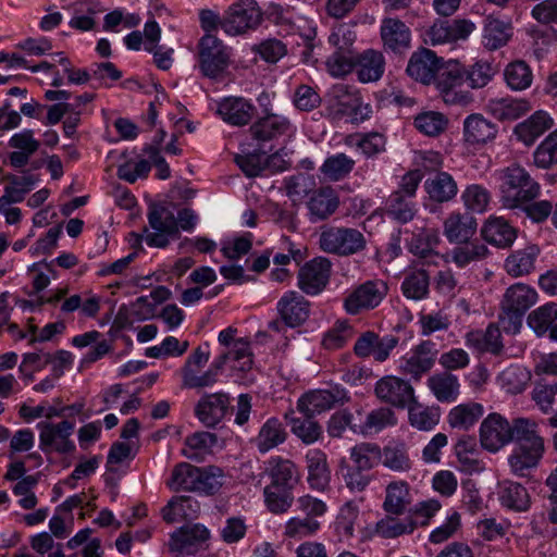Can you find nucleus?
I'll return each instance as SVG.
<instances>
[{
  "label": "nucleus",
  "mask_w": 557,
  "mask_h": 557,
  "mask_svg": "<svg viewBox=\"0 0 557 557\" xmlns=\"http://www.w3.org/2000/svg\"><path fill=\"white\" fill-rule=\"evenodd\" d=\"M398 338L393 335L380 337L376 333L368 331L359 336L354 346V352L361 358L373 356L376 361L383 362L397 346Z\"/></svg>",
  "instance_id": "18"
},
{
  "label": "nucleus",
  "mask_w": 557,
  "mask_h": 557,
  "mask_svg": "<svg viewBox=\"0 0 557 557\" xmlns=\"http://www.w3.org/2000/svg\"><path fill=\"white\" fill-rule=\"evenodd\" d=\"M8 145L13 149L8 154L10 165L14 169H21L26 166L30 158L38 151L40 141L35 138L34 131L23 129L12 135Z\"/></svg>",
  "instance_id": "21"
},
{
  "label": "nucleus",
  "mask_w": 557,
  "mask_h": 557,
  "mask_svg": "<svg viewBox=\"0 0 557 557\" xmlns=\"http://www.w3.org/2000/svg\"><path fill=\"white\" fill-rule=\"evenodd\" d=\"M437 354L434 342L422 341L412 348L409 356L401 359L399 369L404 374L418 381L433 368Z\"/></svg>",
  "instance_id": "14"
},
{
  "label": "nucleus",
  "mask_w": 557,
  "mask_h": 557,
  "mask_svg": "<svg viewBox=\"0 0 557 557\" xmlns=\"http://www.w3.org/2000/svg\"><path fill=\"white\" fill-rule=\"evenodd\" d=\"M277 311L290 327L302 324L309 317V302L297 292H287L277 302Z\"/></svg>",
  "instance_id": "23"
},
{
  "label": "nucleus",
  "mask_w": 557,
  "mask_h": 557,
  "mask_svg": "<svg viewBox=\"0 0 557 557\" xmlns=\"http://www.w3.org/2000/svg\"><path fill=\"white\" fill-rule=\"evenodd\" d=\"M306 205L309 211L310 221L318 222L326 220L337 210L339 199L332 187L325 186L313 190Z\"/></svg>",
  "instance_id": "22"
},
{
  "label": "nucleus",
  "mask_w": 557,
  "mask_h": 557,
  "mask_svg": "<svg viewBox=\"0 0 557 557\" xmlns=\"http://www.w3.org/2000/svg\"><path fill=\"white\" fill-rule=\"evenodd\" d=\"M255 113V107L242 97H226L218 104V114L234 126L247 125Z\"/></svg>",
  "instance_id": "24"
},
{
  "label": "nucleus",
  "mask_w": 557,
  "mask_h": 557,
  "mask_svg": "<svg viewBox=\"0 0 557 557\" xmlns=\"http://www.w3.org/2000/svg\"><path fill=\"white\" fill-rule=\"evenodd\" d=\"M287 438V432L282 422L276 418L268 419L259 430L255 444L261 454L283 444Z\"/></svg>",
  "instance_id": "40"
},
{
  "label": "nucleus",
  "mask_w": 557,
  "mask_h": 557,
  "mask_svg": "<svg viewBox=\"0 0 557 557\" xmlns=\"http://www.w3.org/2000/svg\"><path fill=\"white\" fill-rule=\"evenodd\" d=\"M539 255L540 248L535 245L517 250L505 260V270L512 277L528 275L534 270Z\"/></svg>",
  "instance_id": "38"
},
{
  "label": "nucleus",
  "mask_w": 557,
  "mask_h": 557,
  "mask_svg": "<svg viewBox=\"0 0 557 557\" xmlns=\"http://www.w3.org/2000/svg\"><path fill=\"white\" fill-rule=\"evenodd\" d=\"M476 220L469 213H451L444 221V235L450 243H467L476 232Z\"/></svg>",
  "instance_id": "28"
},
{
  "label": "nucleus",
  "mask_w": 557,
  "mask_h": 557,
  "mask_svg": "<svg viewBox=\"0 0 557 557\" xmlns=\"http://www.w3.org/2000/svg\"><path fill=\"white\" fill-rule=\"evenodd\" d=\"M500 178V201L505 208L516 209L530 202L540 194V185L519 164L503 169Z\"/></svg>",
  "instance_id": "2"
},
{
  "label": "nucleus",
  "mask_w": 557,
  "mask_h": 557,
  "mask_svg": "<svg viewBox=\"0 0 557 557\" xmlns=\"http://www.w3.org/2000/svg\"><path fill=\"white\" fill-rule=\"evenodd\" d=\"M412 197L393 191L386 200V214L399 223H408L417 212Z\"/></svg>",
  "instance_id": "46"
},
{
  "label": "nucleus",
  "mask_w": 557,
  "mask_h": 557,
  "mask_svg": "<svg viewBox=\"0 0 557 557\" xmlns=\"http://www.w3.org/2000/svg\"><path fill=\"white\" fill-rule=\"evenodd\" d=\"M557 320V304L548 302L533 310L528 315L529 326L539 335H544Z\"/></svg>",
  "instance_id": "57"
},
{
  "label": "nucleus",
  "mask_w": 557,
  "mask_h": 557,
  "mask_svg": "<svg viewBox=\"0 0 557 557\" xmlns=\"http://www.w3.org/2000/svg\"><path fill=\"white\" fill-rule=\"evenodd\" d=\"M381 448L374 443H360L350 449L351 465L369 472L381 461Z\"/></svg>",
  "instance_id": "50"
},
{
  "label": "nucleus",
  "mask_w": 557,
  "mask_h": 557,
  "mask_svg": "<svg viewBox=\"0 0 557 557\" xmlns=\"http://www.w3.org/2000/svg\"><path fill=\"white\" fill-rule=\"evenodd\" d=\"M200 510L199 503L190 496H174L162 508V518L168 523H174L181 519L189 520L197 517Z\"/></svg>",
  "instance_id": "41"
},
{
  "label": "nucleus",
  "mask_w": 557,
  "mask_h": 557,
  "mask_svg": "<svg viewBox=\"0 0 557 557\" xmlns=\"http://www.w3.org/2000/svg\"><path fill=\"white\" fill-rule=\"evenodd\" d=\"M381 454L383 466L394 472H407L412 467L408 447L404 442H391L381 449Z\"/></svg>",
  "instance_id": "45"
},
{
  "label": "nucleus",
  "mask_w": 557,
  "mask_h": 557,
  "mask_svg": "<svg viewBox=\"0 0 557 557\" xmlns=\"http://www.w3.org/2000/svg\"><path fill=\"white\" fill-rule=\"evenodd\" d=\"M305 459L310 487L320 492L325 491L331 479L325 453L321 449H309Z\"/></svg>",
  "instance_id": "26"
},
{
  "label": "nucleus",
  "mask_w": 557,
  "mask_h": 557,
  "mask_svg": "<svg viewBox=\"0 0 557 557\" xmlns=\"http://www.w3.org/2000/svg\"><path fill=\"white\" fill-rule=\"evenodd\" d=\"M487 112L498 121H515L532 110L527 99L512 97L491 99L486 106Z\"/></svg>",
  "instance_id": "25"
},
{
  "label": "nucleus",
  "mask_w": 557,
  "mask_h": 557,
  "mask_svg": "<svg viewBox=\"0 0 557 557\" xmlns=\"http://www.w3.org/2000/svg\"><path fill=\"white\" fill-rule=\"evenodd\" d=\"M329 107L335 117L347 116L354 124H359L370 117L372 109L362 102L358 90L346 84H335L330 89Z\"/></svg>",
  "instance_id": "4"
},
{
  "label": "nucleus",
  "mask_w": 557,
  "mask_h": 557,
  "mask_svg": "<svg viewBox=\"0 0 557 557\" xmlns=\"http://www.w3.org/2000/svg\"><path fill=\"white\" fill-rule=\"evenodd\" d=\"M497 126L481 114H471L463 122V137L469 144H485L497 135Z\"/></svg>",
  "instance_id": "35"
},
{
  "label": "nucleus",
  "mask_w": 557,
  "mask_h": 557,
  "mask_svg": "<svg viewBox=\"0 0 557 557\" xmlns=\"http://www.w3.org/2000/svg\"><path fill=\"white\" fill-rule=\"evenodd\" d=\"M313 417H295L294 411L285 413V420L290 426L292 433L306 445L318 442L323 434L322 426Z\"/></svg>",
  "instance_id": "39"
},
{
  "label": "nucleus",
  "mask_w": 557,
  "mask_h": 557,
  "mask_svg": "<svg viewBox=\"0 0 557 557\" xmlns=\"http://www.w3.org/2000/svg\"><path fill=\"white\" fill-rule=\"evenodd\" d=\"M355 332L348 321L339 320L329 329L322 338V346L327 350H337L352 338Z\"/></svg>",
  "instance_id": "56"
},
{
  "label": "nucleus",
  "mask_w": 557,
  "mask_h": 557,
  "mask_svg": "<svg viewBox=\"0 0 557 557\" xmlns=\"http://www.w3.org/2000/svg\"><path fill=\"white\" fill-rule=\"evenodd\" d=\"M510 27L497 18L488 17L484 26V44L491 50L506 45L510 37Z\"/></svg>",
  "instance_id": "62"
},
{
  "label": "nucleus",
  "mask_w": 557,
  "mask_h": 557,
  "mask_svg": "<svg viewBox=\"0 0 557 557\" xmlns=\"http://www.w3.org/2000/svg\"><path fill=\"white\" fill-rule=\"evenodd\" d=\"M474 27V24L468 20H436L424 33V42L436 46L465 40Z\"/></svg>",
  "instance_id": "12"
},
{
  "label": "nucleus",
  "mask_w": 557,
  "mask_h": 557,
  "mask_svg": "<svg viewBox=\"0 0 557 557\" xmlns=\"http://www.w3.org/2000/svg\"><path fill=\"white\" fill-rule=\"evenodd\" d=\"M355 161L345 153H337L325 159L320 171L331 181L346 177L354 169Z\"/></svg>",
  "instance_id": "55"
},
{
  "label": "nucleus",
  "mask_w": 557,
  "mask_h": 557,
  "mask_svg": "<svg viewBox=\"0 0 557 557\" xmlns=\"http://www.w3.org/2000/svg\"><path fill=\"white\" fill-rule=\"evenodd\" d=\"M263 495L267 508L275 515L286 512L294 502L292 491L271 485L264 487Z\"/></svg>",
  "instance_id": "59"
},
{
  "label": "nucleus",
  "mask_w": 557,
  "mask_h": 557,
  "mask_svg": "<svg viewBox=\"0 0 557 557\" xmlns=\"http://www.w3.org/2000/svg\"><path fill=\"white\" fill-rule=\"evenodd\" d=\"M344 398L345 392L343 389H317L302 395L298 399L297 409L304 416H315L332 409Z\"/></svg>",
  "instance_id": "20"
},
{
  "label": "nucleus",
  "mask_w": 557,
  "mask_h": 557,
  "mask_svg": "<svg viewBox=\"0 0 557 557\" xmlns=\"http://www.w3.org/2000/svg\"><path fill=\"white\" fill-rule=\"evenodd\" d=\"M198 478V467L181 462L173 468L168 486L173 491L195 492Z\"/></svg>",
  "instance_id": "52"
},
{
  "label": "nucleus",
  "mask_w": 557,
  "mask_h": 557,
  "mask_svg": "<svg viewBox=\"0 0 557 557\" xmlns=\"http://www.w3.org/2000/svg\"><path fill=\"white\" fill-rule=\"evenodd\" d=\"M483 238L497 247H508L516 238V231L504 218H490L482 227Z\"/></svg>",
  "instance_id": "42"
},
{
  "label": "nucleus",
  "mask_w": 557,
  "mask_h": 557,
  "mask_svg": "<svg viewBox=\"0 0 557 557\" xmlns=\"http://www.w3.org/2000/svg\"><path fill=\"white\" fill-rule=\"evenodd\" d=\"M424 189L432 201L443 203L456 197L458 185L449 173L436 172L424 182Z\"/></svg>",
  "instance_id": "34"
},
{
  "label": "nucleus",
  "mask_w": 557,
  "mask_h": 557,
  "mask_svg": "<svg viewBox=\"0 0 557 557\" xmlns=\"http://www.w3.org/2000/svg\"><path fill=\"white\" fill-rule=\"evenodd\" d=\"M511 423L498 413L488 414L481 423V445L488 451H498L511 442Z\"/></svg>",
  "instance_id": "15"
},
{
  "label": "nucleus",
  "mask_w": 557,
  "mask_h": 557,
  "mask_svg": "<svg viewBox=\"0 0 557 557\" xmlns=\"http://www.w3.org/2000/svg\"><path fill=\"white\" fill-rule=\"evenodd\" d=\"M483 407L478 403H467L454 407L448 413V423L451 428L468 430L482 416Z\"/></svg>",
  "instance_id": "49"
},
{
  "label": "nucleus",
  "mask_w": 557,
  "mask_h": 557,
  "mask_svg": "<svg viewBox=\"0 0 557 557\" xmlns=\"http://www.w3.org/2000/svg\"><path fill=\"white\" fill-rule=\"evenodd\" d=\"M3 180L8 182V185L0 197L2 198V206L22 202L38 182L37 175L29 171L23 172L22 175L7 174Z\"/></svg>",
  "instance_id": "33"
},
{
  "label": "nucleus",
  "mask_w": 557,
  "mask_h": 557,
  "mask_svg": "<svg viewBox=\"0 0 557 557\" xmlns=\"http://www.w3.org/2000/svg\"><path fill=\"white\" fill-rule=\"evenodd\" d=\"M210 531L200 523L181 527L170 535L169 550L181 555H195L209 547Z\"/></svg>",
  "instance_id": "8"
},
{
  "label": "nucleus",
  "mask_w": 557,
  "mask_h": 557,
  "mask_svg": "<svg viewBox=\"0 0 557 557\" xmlns=\"http://www.w3.org/2000/svg\"><path fill=\"white\" fill-rule=\"evenodd\" d=\"M231 410L227 393H205L195 406V416L207 428L218 425Z\"/></svg>",
  "instance_id": "13"
},
{
  "label": "nucleus",
  "mask_w": 557,
  "mask_h": 557,
  "mask_svg": "<svg viewBox=\"0 0 557 557\" xmlns=\"http://www.w3.org/2000/svg\"><path fill=\"white\" fill-rule=\"evenodd\" d=\"M537 292L523 283L509 286L500 301L499 322L507 333L519 332L524 313L536 304Z\"/></svg>",
  "instance_id": "3"
},
{
  "label": "nucleus",
  "mask_w": 557,
  "mask_h": 557,
  "mask_svg": "<svg viewBox=\"0 0 557 557\" xmlns=\"http://www.w3.org/2000/svg\"><path fill=\"white\" fill-rule=\"evenodd\" d=\"M504 77L507 86L517 91L529 88L533 81L532 71L524 61L509 63L504 71Z\"/></svg>",
  "instance_id": "53"
},
{
  "label": "nucleus",
  "mask_w": 557,
  "mask_h": 557,
  "mask_svg": "<svg viewBox=\"0 0 557 557\" xmlns=\"http://www.w3.org/2000/svg\"><path fill=\"white\" fill-rule=\"evenodd\" d=\"M290 123L287 117L269 113L258 119L249 128L253 139L258 141H269L287 133Z\"/></svg>",
  "instance_id": "30"
},
{
  "label": "nucleus",
  "mask_w": 557,
  "mask_h": 557,
  "mask_svg": "<svg viewBox=\"0 0 557 557\" xmlns=\"http://www.w3.org/2000/svg\"><path fill=\"white\" fill-rule=\"evenodd\" d=\"M411 503L410 487L406 481H393L387 484L383 509L393 516L405 513L407 506Z\"/></svg>",
  "instance_id": "37"
},
{
  "label": "nucleus",
  "mask_w": 557,
  "mask_h": 557,
  "mask_svg": "<svg viewBox=\"0 0 557 557\" xmlns=\"http://www.w3.org/2000/svg\"><path fill=\"white\" fill-rule=\"evenodd\" d=\"M441 69V59L430 49L422 48L413 52L407 65L408 75L417 82L429 85L436 82Z\"/></svg>",
  "instance_id": "19"
},
{
  "label": "nucleus",
  "mask_w": 557,
  "mask_h": 557,
  "mask_svg": "<svg viewBox=\"0 0 557 557\" xmlns=\"http://www.w3.org/2000/svg\"><path fill=\"white\" fill-rule=\"evenodd\" d=\"M428 386L436 399L442 403L455 401L459 395L458 377L449 372L436 373L430 376Z\"/></svg>",
  "instance_id": "44"
},
{
  "label": "nucleus",
  "mask_w": 557,
  "mask_h": 557,
  "mask_svg": "<svg viewBox=\"0 0 557 557\" xmlns=\"http://www.w3.org/2000/svg\"><path fill=\"white\" fill-rule=\"evenodd\" d=\"M355 60L350 49L338 48L326 59V70L334 77H343L355 69Z\"/></svg>",
  "instance_id": "61"
},
{
  "label": "nucleus",
  "mask_w": 557,
  "mask_h": 557,
  "mask_svg": "<svg viewBox=\"0 0 557 557\" xmlns=\"http://www.w3.org/2000/svg\"><path fill=\"white\" fill-rule=\"evenodd\" d=\"M531 380V373L522 367L510 366L498 375L500 387L508 394L523 392Z\"/></svg>",
  "instance_id": "51"
},
{
  "label": "nucleus",
  "mask_w": 557,
  "mask_h": 557,
  "mask_svg": "<svg viewBox=\"0 0 557 557\" xmlns=\"http://www.w3.org/2000/svg\"><path fill=\"white\" fill-rule=\"evenodd\" d=\"M267 473L271 478V486L293 491L298 482V471L296 465L289 459L282 457H272L267 462Z\"/></svg>",
  "instance_id": "27"
},
{
  "label": "nucleus",
  "mask_w": 557,
  "mask_h": 557,
  "mask_svg": "<svg viewBox=\"0 0 557 557\" xmlns=\"http://www.w3.org/2000/svg\"><path fill=\"white\" fill-rule=\"evenodd\" d=\"M339 471L346 487L350 492L360 493L366 491L373 479L369 472L349 465L346 460L341 461Z\"/></svg>",
  "instance_id": "60"
},
{
  "label": "nucleus",
  "mask_w": 557,
  "mask_h": 557,
  "mask_svg": "<svg viewBox=\"0 0 557 557\" xmlns=\"http://www.w3.org/2000/svg\"><path fill=\"white\" fill-rule=\"evenodd\" d=\"M430 277L425 270L419 269L407 273L401 283L404 296L411 300H422L429 295Z\"/></svg>",
  "instance_id": "48"
},
{
  "label": "nucleus",
  "mask_w": 557,
  "mask_h": 557,
  "mask_svg": "<svg viewBox=\"0 0 557 557\" xmlns=\"http://www.w3.org/2000/svg\"><path fill=\"white\" fill-rule=\"evenodd\" d=\"M466 345L479 352L498 355L503 350L500 330L491 323L485 331L474 330L466 334Z\"/></svg>",
  "instance_id": "31"
},
{
  "label": "nucleus",
  "mask_w": 557,
  "mask_h": 557,
  "mask_svg": "<svg viewBox=\"0 0 557 557\" xmlns=\"http://www.w3.org/2000/svg\"><path fill=\"white\" fill-rule=\"evenodd\" d=\"M374 392L380 400L397 408H405L414 400V391L410 383L394 375L379 380Z\"/></svg>",
  "instance_id": "16"
},
{
  "label": "nucleus",
  "mask_w": 557,
  "mask_h": 557,
  "mask_svg": "<svg viewBox=\"0 0 557 557\" xmlns=\"http://www.w3.org/2000/svg\"><path fill=\"white\" fill-rule=\"evenodd\" d=\"M498 495L502 505L511 510L525 511L530 507V495L520 483L504 481L499 485Z\"/></svg>",
  "instance_id": "43"
},
{
  "label": "nucleus",
  "mask_w": 557,
  "mask_h": 557,
  "mask_svg": "<svg viewBox=\"0 0 557 557\" xmlns=\"http://www.w3.org/2000/svg\"><path fill=\"white\" fill-rule=\"evenodd\" d=\"M408 418L411 426L420 431H430L440 422V409L437 407H428L416 401L408 405Z\"/></svg>",
  "instance_id": "47"
},
{
  "label": "nucleus",
  "mask_w": 557,
  "mask_h": 557,
  "mask_svg": "<svg viewBox=\"0 0 557 557\" xmlns=\"http://www.w3.org/2000/svg\"><path fill=\"white\" fill-rule=\"evenodd\" d=\"M511 442L517 444L509 457L511 470L523 474L534 468L544 454V440L539 434L537 423L529 418H516L511 422Z\"/></svg>",
  "instance_id": "1"
},
{
  "label": "nucleus",
  "mask_w": 557,
  "mask_h": 557,
  "mask_svg": "<svg viewBox=\"0 0 557 557\" xmlns=\"http://www.w3.org/2000/svg\"><path fill=\"white\" fill-rule=\"evenodd\" d=\"M417 528V521L411 517L397 519L396 517L386 516L381 519L375 527L377 535L384 539H394L403 534L411 533Z\"/></svg>",
  "instance_id": "54"
},
{
  "label": "nucleus",
  "mask_w": 557,
  "mask_h": 557,
  "mask_svg": "<svg viewBox=\"0 0 557 557\" xmlns=\"http://www.w3.org/2000/svg\"><path fill=\"white\" fill-rule=\"evenodd\" d=\"M395 423L396 418L393 410L381 407L368 413L364 423L359 426L358 431L364 435L373 434Z\"/></svg>",
  "instance_id": "63"
},
{
  "label": "nucleus",
  "mask_w": 557,
  "mask_h": 557,
  "mask_svg": "<svg viewBox=\"0 0 557 557\" xmlns=\"http://www.w3.org/2000/svg\"><path fill=\"white\" fill-rule=\"evenodd\" d=\"M198 63L203 76L216 79L227 70L231 50L218 37L206 34L198 44Z\"/></svg>",
  "instance_id": "6"
},
{
  "label": "nucleus",
  "mask_w": 557,
  "mask_h": 557,
  "mask_svg": "<svg viewBox=\"0 0 557 557\" xmlns=\"http://www.w3.org/2000/svg\"><path fill=\"white\" fill-rule=\"evenodd\" d=\"M319 246L327 253L348 257L362 251L367 246V239L357 228L325 226L319 235Z\"/></svg>",
  "instance_id": "5"
},
{
  "label": "nucleus",
  "mask_w": 557,
  "mask_h": 557,
  "mask_svg": "<svg viewBox=\"0 0 557 557\" xmlns=\"http://www.w3.org/2000/svg\"><path fill=\"white\" fill-rule=\"evenodd\" d=\"M447 117L440 112L428 111L420 113L414 119V126L428 136H437L447 127Z\"/></svg>",
  "instance_id": "64"
},
{
  "label": "nucleus",
  "mask_w": 557,
  "mask_h": 557,
  "mask_svg": "<svg viewBox=\"0 0 557 557\" xmlns=\"http://www.w3.org/2000/svg\"><path fill=\"white\" fill-rule=\"evenodd\" d=\"M39 447L44 453L55 451L70 454L75 450V444L71 440L75 424L67 420L59 423L40 422Z\"/></svg>",
  "instance_id": "9"
},
{
  "label": "nucleus",
  "mask_w": 557,
  "mask_h": 557,
  "mask_svg": "<svg viewBox=\"0 0 557 557\" xmlns=\"http://www.w3.org/2000/svg\"><path fill=\"white\" fill-rule=\"evenodd\" d=\"M381 37L386 48L392 51H401L410 45V30L398 18H384L381 26Z\"/></svg>",
  "instance_id": "36"
},
{
  "label": "nucleus",
  "mask_w": 557,
  "mask_h": 557,
  "mask_svg": "<svg viewBox=\"0 0 557 557\" xmlns=\"http://www.w3.org/2000/svg\"><path fill=\"white\" fill-rule=\"evenodd\" d=\"M466 71L459 63L449 64L436 78V87L445 103L467 106L472 102V95L463 89Z\"/></svg>",
  "instance_id": "7"
},
{
  "label": "nucleus",
  "mask_w": 557,
  "mask_h": 557,
  "mask_svg": "<svg viewBox=\"0 0 557 557\" xmlns=\"http://www.w3.org/2000/svg\"><path fill=\"white\" fill-rule=\"evenodd\" d=\"M261 22V12L255 0H242L230 7L221 27L230 35H238L255 28Z\"/></svg>",
  "instance_id": "10"
},
{
  "label": "nucleus",
  "mask_w": 557,
  "mask_h": 557,
  "mask_svg": "<svg viewBox=\"0 0 557 557\" xmlns=\"http://www.w3.org/2000/svg\"><path fill=\"white\" fill-rule=\"evenodd\" d=\"M198 475L195 492L213 495L223 484L222 479L224 478V472L216 466L198 467Z\"/></svg>",
  "instance_id": "58"
},
{
  "label": "nucleus",
  "mask_w": 557,
  "mask_h": 557,
  "mask_svg": "<svg viewBox=\"0 0 557 557\" xmlns=\"http://www.w3.org/2000/svg\"><path fill=\"white\" fill-rule=\"evenodd\" d=\"M330 272L331 262L326 258H315L299 270L298 286L308 295H317L326 286Z\"/></svg>",
  "instance_id": "17"
},
{
  "label": "nucleus",
  "mask_w": 557,
  "mask_h": 557,
  "mask_svg": "<svg viewBox=\"0 0 557 557\" xmlns=\"http://www.w3.org/2000/svg\"><path fill=\"white\" fill-rule=\"evenodd\" d=\"M387 290V284L382 280L367 281L345 298L344 308L349 314L373 309L380 305Z\"/></svg>",
  "instance_id": "11"
},
{
  "label": "nucleus",
  "mask_w": 557,
  "mask_h": 557,
  "mask_svg": "<svg viewBox=\"0 0 557 557\" xmlns=\"http://www.w3.org/2000/svg\"><path fill=\"white\" fill-rule=\"evenodd\" d=\"M355 70L361 83L376 82L382 77L385 70L384 57L380 51L366 50L356 55Z\"/></svg>",
  "instance_id": "29"
},
{
  "label": "nucleus",
  "mask_w": 557,
  "mask_h": 557,
  "mask_svg": "<svg viewBox=\"0 0 557 557\" xmlns=\"http://www.w3.org/2000/svg\"><path fill=\"white\" fill-rule=\"evenodd\" d=\"M553 125V120L544 111H536L529 119L516 125L513 133L527 146H531Z\"/></svg>",
  "instance_id": "32"
}]
</instances>
